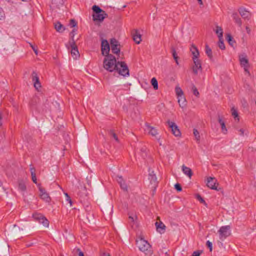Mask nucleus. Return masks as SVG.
Here are the masks:
<instances>
[{
    "label": "nucleus",
    "instance_id": "13",
    "mask_svg": "<svg viewBox=\"0 0 256 256\" xmlns=\"http://www.w3.org/2000/svg\"><path fill=\"white\" fill-rule=\"evenodd\" d=\"M64 4V0H52L50 8L52 10L60 9Z\"/></svg>",
    "mask_w": 256,
    "mask_h": 256
},
{
    "label": "nucleus",
    "instance_id": "63",
    "mask_svg": "<svg viewBox=\"0 0 256 256\" xmlns=\"http://www.w3.org/2000/svg\"><path fill=\"white\" fill-rule=\"evenodd\" d=\"M106 256H110V254H108Z\"/></svg>",
    "mask_w": 256,
    "mask_h": 256
},
{
    "label": "nucleus",
    "instance_id": "42",
    "mask_svg": "<svg viewBox=\"0 0 256 256\" xmlns=\"http://www.w3.org/2000/svg\"><path fill=\"white\" fill-rule=\"evenodd\" d=\"M64 195L66 196V200L69 202L70 206H72V202L70 196L67 193H64Z\"/></svg>",
    "mask_w": 256,
    "mask_h": 256
},
{
    "label": "nucleus",
    "instance_id": "7",
    "mask_svg": "<svg viewBox=\"0 0 256 256\" xmlns=\"http://www.w3.org/2000/svg\"><path fill=\"white\" fill-rule=\"evenodd\" d=\"M22 230L18 226L14 224L13 228H10V232L6 234L10 238H14L20 236L22 234Z\"/></svg>",
    "mask_w": 256,
    "mask_h": 256
},
{
    "label": "nucleus",
    "instance_id": "33",
    "mask_svg": "<svg viewBox=\"0 0 256 256\" xmlns=\"http://www.w3.org/2000/svg\"><path fill=\"white\" fill-rule=\"evenodd\" d=\"M175 91L178 97L184 96V92L182 88L178 86H176L175 88Z\"/></svg>",
    "mask_w": 256,
    "mask_h": 256
},
{
    "label": "nucleus",
    "instance_id": "54",
    "mask_svg": "<svg viewBox=\"0 0 256 256\" xmlns=\"http://www.w3.org/2000/svg\"><path fill=\"white\" fill-rule=\"evenodd\" d=\"M244 130L243 128H240V130H239V132H240V134L241 136H244Z\"/></svg>",
    "mask_w": 256,
    "mask_h": 256
},
{
    "label": "nucleus",
    "instance_id": "22",
    "mask_svg": "<svg viewBox=\"0 0 256 256\" xmlns=\"http://www.w3.org/2000/svg\"><path fill=\"white\" fill-rule=\"evenodd\" d=\"M190 51L192 54V58L199 57L200 53L195 45L192 44L190 48Z\"/></svg>",
    "mask_w": 256,
    "mask_h": 256
},
{
    "label": "nucleus",
    "instance_id": "1",
    "mask_svg": "<svg viewBox=\"0 0 256 256\" xmlns=\"http://www.w3.org/2000/svg\"><path fill=\"white\" fill-rule=\"evenodd\" d=\"M105 70L112 72L116 70L118 74L124 76L130 75L128 68L124 62H116V57L112 54L106 56L103 62Z\"/></svg>",
    "mask_w": 256,
    "mask_h": 256
},
{
    "label": "nucleus",
    "instance_id": "32",
    "mask_svg": "<svg viewBox=\"0 0 256 256\" xmlns=\"http://www.w3.org/2000/svg\"><path fill=\"white\" fill-rule=\"evenodd\" d=\"M151 84L154 90H157L158 89V82L156 78H153L151 80Z\"/></svg>",
    "mask_w": 256,
    "mask_h": 256
},
{
    "label": "nucleus",
    "instance_id": "47",
    "mask_svg": "<svg viewBox=\"0 0 256 256\" xmlns=\"http://www.w3.org/2000/svg\"><path fill=\"white\" fill-rule=\"evenodd\" d=\"M202 250L194 251L193 252L192 256H200V254H202Z\"/></svg>",
    "mask_w": 256,
    "mask_h": 256
},
{
    "label": "nucleus",
    "instance_id": "17",
    "mask_svg": "<svg viewBox=\"0 0 256 256\" xmlns=\"http://www.w3.org/2000/svg\"><path fill=\"white\" fill-rule=\"evenodd\" d=\"M132 36L133 40L134 41V42L137 44H140V42L142 41V36L138 32V30H134L132 32Z\"/></svg>",
    "mask_w": 256,
    "mask_h": 256
},
{
    "label": "nucleus",
    "instance_id": "18",
    "mask_svg": "<svg viewBox=\"0 0 256 256\" xmlns=\"http://www.w3.org/2000/svg\"><path fill=\"white\" fill-rule=\"evenodd\" d=\"M146 126L148 130V134L152 136H156L158 134V130L154 127L150 126L148 124H146Z\"/></svg>",
    "mask_w": 256,
    "mask_h": 256
},
{
    "label": "nucleus",
    "instance_id": "36",
    "mask_svg": "<svg viewBox=\"0 0 256 256\" xmlns=\"http://www.w3.org/2000/svg\"><path fill=\"white\" fill-rule=\"evenodd\" d=\"M193 133L196 141L199 142L200 140V135L198 130L196 128H194L193 130Z\"/></svg>",
    "mask_w": 256,
    "mask_h": 256
},
{
    "label": "nucleus",
    "instance_id": "62",
    "mask_svg": "<svg viewBox=\"0 0 256 256\" xmlns=\"http://www.w3.org/2000/svg\"><path fill=\"white\" fill-rule=\"evenodd\" d=\"M157 140H158V141H160V138H158Z\"/></svg>",
    "mask_w": 256,
    "mask_h": 256
},
{
    "label": "nucleus",
    "instance_id": "59",
    "mask_svg": "<svg viewBox=\"0 0 256 256\" xmlns=\"http://www.w3.org/2000/svg\"><path fill=\"white\" fill-rule=\"evenodd\" d=\"M78 256H84V253L80 251L78 253Z\"/></svg>",
    "mask_w": 256,
    "mask_h": 256
},
{
    "label": "nucleus",
    "instance_id": "57",
    "mask_svg": "<svg viewBox=\"0 0 256 256\" xmlns=\"http://www.w3.org/2000/svg\"><path fill=\"white\" fill-rule=\"evenodd\" d=\"M2 114L1 112H0V127L2 126Z\"/></svg>",
    "mask_w": 256,
    "mask_h": 256
},
{
    "label": "nucleus",
    "instance_id": "10",
    "mask_svg": "<svg viewBox=\"0 0 256 256\" xmlns=\"http://www.w3.org/2000/svg\"><path fill=\"white\" fill-rule=\"evenodd\" d=\"M110 50V44L106 40H102V42H101V50H102V54L103 56H108L110 54H109Z\"/></svg>",
    "mask_w": 256,
    "mask_h": 256
},
{
    "label": "nucleus",
    "instance_id": "5",
    "mask_svg": "<svg viewBox=\"0 0 256 256\" xmlns=\"http://www.w3.org/2000/svg\"><path fill=\"white\" fill-rule=\"evenodd\" d=\"M218 232L220 239L222 240H224L227 237L231 235L230 226H221L218 230Z\"/></svg>",
    "mask_w": 256,
    "mask_h": 256
},
{
    "label": "nucleus",
    "instance_id": "43",
    "mask_svg": "<svg viewBox=\"0 0 256 256\" xmlns=\"http://www.w3.org/2000/svg\"><path fill=\"white\" fill-rule=\"evenodd\" d=\"M70 24L72 27H76L77 26V22L74 19H71L70 20Z\"/></svg>",
    "mask_w": 256,
    "mask_h": 256
},
{
    "label": "nucleus",
    "instance_id": "44",
    "mask_svg": "<svg viewBox=\"0 0 256 256\" xmlns=\"http://www.w3.org/2000/svg\"><path fill=\"white\" fill-rule=\"evenodd\" d=\"M174 188L178 192H181L182 190V188L180 184H178V183L174 185Z\"/></svg>",
    "mask_w": 256,
    "mask_h": 256
},
{
    "label": "nucleus",
    "instance_id": "27",
    "mask_svg": "<svg viewBox=\"0 0 256 256\" xmlns=\"http://www.w3.org/2000/svg\"><path fill=\"white\" fill-rule=\"evenodd\" d=\"M232 18L234 20L235 22L238 25V26H241L242 24V22L240 18L239 17L238 14L236 13L233 14Z\"/></svg>",
    "mask_w": 256,
    "mask_h": 256
},
{
    "label": "nucleus",
    "instance_id": "34",
    "mask_svg": "<svg viewBox=\"0 0 256 256\" xmlns=\"http://www.w3.org/2000/svg\"><path fill=\"white\" fill-rule=\"evenodd\" d=\"M206 52L209 58L212 59V50L211 48L208 46V45L206 46Z\"/></svg>",
    "mask_w": 256,
    "mask_h": 256
},
{
    "label": "nucleus",
    "instance_id": "26",
    "mask_svg": "<svg viewBox=\"0 0 256 256\" xmlns=\"http://www.w3.org/2000/svg\"><path fill=\"white\" fill-rule=\"evenodd\" d=\"M218 121L221 126L222 132L224 134H226L227 129L226 127L225 123L220 116H218Z\"/></svg>",
    "mask_w": 256,
    "mask_h": 256
},
{
    "label": "nucleus",
    "instance_id": "35",
    "mask_svg": "<svg viewBox=\"0 0 256 256\" xmlns=\"http://www.w3.org/2000/svg\"><path fill=\"white\" fill-rule=\"evenodd\" d=\"M192 90L194 96H196L197 98L199 97L200 93H199L197 88L194 84L192 85Z\"/></svg>",
    "mask_w": 256,
    "mask_h": 256
},
{
    "label": "nucleus",
    "instance_id": "8",
    "mask_svg": "<svg viewBox=\"0 0 256 256\" xmlns=\"http://www.w3.org/2000/svg\"><path fill=\"white\" fill-rule=\"evenodd\" d=\"M38 190H40V198L46 202H50L51 201V198L50 196L46 192L44 188H42L40 184L38 185Z\"/></svg>",
    "mask_w": 256,
    "mask_h": 256
},
{
    "label": "nucleus",
    "instance_id": "52",
    "mask_svg": "<svg viewBox=\"0 0 256 256\" xmlns=\"http://www.w3.org/2000/svg\"><path fill=\"white\" fill-rule=\"evenodd\" d=\"M38 100V98L36 97H34L32 98V102H30V104L32 106L34 105V104L33 103V102H36V100Z\"/></svg>",
    "mask_w": 256,
    "mask_h": 256
},
{
    "label": "nucleus",
    "instance_id": "37",
    "mask_svg": "<svg viewBox=\"0 0 256 256\" xmlns=\"http://www.w3.org/2000/svg\"><path fill=\"white\" fill-rule=\"evenodd\" d=\"M77 30L76 28H74L72 31L70 32V40L69 42H75L74 40V36L76 34Z\"/></svg>",
    "mask_w": 256,
    "mask_h": 256
},
{
    "label": "nucleus",
    "instance_id": "28",
    "mask_svg": "<svg viewBox=\"0 0 256 256\" xmlns=\"http://www.w3.org/2000/svg\"><path fill=\"white\" fill-rule=\"evenodd\" d=\"M240 64L243 66H248V60L246 56H240Z\"/></svg>",
    "mask_w": 256,
    "mask_h": 256
},
{
    "label": "nucleus",
    "instance_id": "50",
    "mask_svg": "<svg viewBox=\"0 0 256 256\" xmlns=\"http://www.w3.org/2000/svg\"><path fill=\"white\" fill-rule=\"evenodd\" d=\"M206 246L210 248V252H212V243L208 240L206 242Z\"/></svg>",
    "mask_w": 256,
    "mask_h": 256
},
{
    "label": "nucleus",
    "instance_id": "56",
    "mask_svg": "<svg viewBox=\"0 0 256 256\" xmlns=\"http://www.w3.org/2000/svg\"><path fill=\"white\" fill-rule=\"evenodd\" d=\"M246 30L248 34H250V28L248 27V26H246Z\"/></svg>",
    "mask_w": 256,
    "mask_h": 256
},
{
    "label": "nucleus",
    "instance_id": "9",
    "mask_svg": "<svg viewBox=\"0 0 256 256\" xmlns=\"http://www.w3.org/2000/svg\"><path fill=\"white\" fill-rule=\"evenodd\" d=\"M168 126L171 128L172 134L176 136H181V132L178 128V126L173 122L168 120L166 122Z\"/></svg>",
    "mask_w": 256,
    "mask_h": 256
},
{
    "label": "nucleus",
    "instance_id": "46",
    "mask_svg": "<svg viewBox=\"0 0 256 256\" xmlns=\"http://www.w3.org/2000/svg\"><path fill=\"white\" fill-rule=\"evenodd\" d=\"M32 176V182L36 184H37V179H36V174H31Z\"/></svg>",
    "mask_w": 256,
    "mask_h": 256
},
{
    "label": "nucleus",
    "instance_id": "11",
    "mask_svg": "<svg viewBox=\"0 0 256 256\" xmlns=\"http://www.w3.org/2000/svg\"><path fill=\"white\" fill-rule=\"evenodd\" d=\"M192 58L194 63V66L192 67V71L194 74L197 75L198 70H202L201 61L198 58V57Z\"/></svg>",
    "mask_w": 256,
    "mask_h": 256
},
{
    "label": "nucleus",
    "instance_id": "31",
    "mask_svg": "<svg viewBox=\"0 0 256 256\" xmlns=\"http://www.w3.org/2000/svg\"><path fill=\"white\" fill-rule=\"evenodd\" d=\"M18 188L21 191L24 192L26 190V188L25 183L22 180L18 182Z\"/></svg>",
    "mask_w": 256,
    "mask_h": 256
},
{
    "label": "nucleus",
    "instance_id": "51",
    "mask_svg": "<svg viewBox=\"0 0 256 256\" xmlns=\"http://www.w3.org/2000/svg\"><path fill=\"white\" fill-rule=\"evenodd\" d=\"M141 152H142V156L144 158L146 156V150L145 148H142L141 150Z\"/></svg>",
    "mask_w": 256,
    "mask_h": 256
},
{
    "label": "nucleus",
    "instance_id": "60",
    "mask_svg": "<svg viewBox=\"0 0 256 256\" xmlns=\"http://www.w3.org/2000/svg\"><path fill=\"white\" fill-rule=\"evenodd\" d=\"M178 58H176V59H174L175 60L176 62V63L177 64H178Z\"/></svg>",
    "mask_w": 256,
    "mask_h": 256
},
{
    "label": "nucleus",
    "instance_id": "30",
    "mask_svg": "<svg viewBox=\"0 0 256 256\" xmlns=\"http://www.w3.org/2000/svg\"><path fill=\"white\" fill-rule=\"evenodd\" d=\"M226 38L229 44L232 46H233L236 42L230 34H227L226 36Z\"/></svg>",
    "mask_w": 256,
    "mask_h": 256
},
{
    "label": "nucleus",
    "instance_id": "16",
    "mask_svg": "<svg viewBox=\"0 0 256 256\" xmlns=\"http://www.w3.org/2000/svg\"><path fill=\"white\" fill-rule=\"evenodd\" d=\"M148 179L150 180V182L151 183V184H153V187L154 188V191H155L156 187L157 186L158 182L156 176L154 174V171H152L151 172H150Z\"/></svg>",
    "mask_w": 256,
    "mask_h": 256
},
{
    "label": "nucleus",
    "instance_id": "45",
    "mask_svg": "<svg viewBox=\"0 0 256 256\" xmlns=\"http://www.w3.org/2000/svg\"><path fill=\"white\" fill-rule=\"evenodd\" d=\"M30 47L32 48V49L34 51V52L37 55L38 54V48L36 47H35L34 46H33L30 43Z\"/></svg>",
    "mask_w": 256,
    "mask_h": 256
},
{
    "label": "nucleus",
    "instance_id": "55",
    "mask_svg": "<svg viewBox=\"0 0 256 256\" xmlns=\"http://www.w3.org/2000/svg\"><path fill=\"white\" fill-rule=\"evenodd\" d=\"M136 218V216H129V218L130 219L132 222H134V218Z\"/></svg>",
    "mask_w": 256,
    "mask_h": 256
},
{
    "label": "nucleus",
    "instance_id": "23",
    "mask_svg": "<svg viewBox=\"0 0 256 256\" xmlns=\"http://www.w3.org/2000/svg\"><path fill=\"white\" fill-rule=\"evenodd\" d=\"M215 32L218 35V38L219 40H220L221 39H222L223 37V30L222 27L220 26H216V29L214 30Z\"/></svg>",
    "mask_w": 256,
    "mask_h": 256
},
{
    "label": "nucleus",
    "instance_id": "38",
    "mask_svg": "<svg viewBox=\"0 0 256 256\" xmlns=\"http://www.w3.org/2000/svg\"><path fill=\"white\" fill-rule=\"evenodd\" d=\"M232 114L235 119L237 118L239 120L238 112L234 108H232Z\"/></svg>",
    "mask_w": 256,
    "mask_h": 256
},
{
    "label": "nucleus",
    "instance_id": "41",
    "mask_svg": "<svg viewBox=\"0 0 256 256\" xmlns=\"http://www.w3.org/2000/svg\"><path fill=\"white\" fill-rule=\"evenodd\" d=\"M218 46L221 50L225 49V46L224 43L223 38L221 39L220 40H219Z\"/></svg>",
    "mask_w": 256,
    "mask_h": 256
},
{
    "label": "nucleus",
    "instance_id": "40",
    "mask_svg": "<svg viewBox=\"0 0 256 256\" xmlns=\"http://www.w3.org/2000/svg\"><path fill=\"white\" fill-rule=\"evenodd\" d=\"M196 198L201 202L204 204L206 206V202L203 198L200 196V194H196Z\"/></svg>",
    "mask_w": 256,
    "mask_h": 256
},
{
    "label": "nucleus",
    "instance_id": "58",
    "mask_svg": "<svg viewBox=\"0 0 256 256\" xmlns=\"http://www.w3.org/2000/svg\"><path fill=\"white\" fill-rule=\"evenodd\" d=\"M197 0L198 1V2L200 4V6L203 5V2H202V0Z\"/></svg>",
    "mask_w": 256,
    "mask_h": 256
},
{
    "label": "nucleus",
    "instance_id": "53",
    "mask_svg": "<svg viewBox=\"0 0 256 256\" xmlns=\"http://www.w3.org/2000/svg\"><path fill=\"white\" fill-rule=\"evenodd\" d=\"M244 70L245 72H247L248 73V74L249 75H250V72L249 70H248V65L246 66H244Z\"/></svg>",
    "mask_w": 256,
    "mask_h": 256
},
{
    "label": "nucleus",
    "instance_id": "29",
    "mask_svg": "<svg viewBox=\"0 0 256 256\" xmlns=\"http://www.w3.org/2000/svg\"><path fill=\"white\" fill-rule=\"evenodd\" d=\"M120 180H118V182L120 184V187L122 189H123L124 190L127 191L128 190V186L125 183L124 181L122 180V177L119 178Z\"/></svg>",
    "mask_w": 256,
    "mask_h": 256
},
{
    "label": "nucleus",
    "instance_id": "6",
    "mask_svg": "<svg viewBox=\"0 0 256 256\" xmlns=\"http://www.w3.org/2000/svg\"><path fill=\"white\" fill-rule=\"evenodd\" d=\"M112 52L113 54L119 56L120 46L118 42L115 38H112L110 40Z\"/></svg>",
    "mask_w": 256,
    "mask_h": 256
},
{
    "label": "nucleus",
    "instance_id": "48",
    "mask_svg": "<svg viewBox=\"0 0 256 256\" xmlns=\"http://www.w3.org/2000/svg\"><path fill=\"white\" fill-rule=\"evenodd\" d=\"M172 56H173L174 59H176V58H178L174 48H172Z\"/></svg>",
    "mask_w": 256,
    "mask_h": 256
},
{
    "label": "nucleus",
    "instance_id": "14",
    "mask_svg": "<svg viewBox=\"0 0 256 256\" xmlns=\"http://www.w3.org/2000/svg\"><path fill=\"white\" fill-rule=\"evenodd\" d=\"M218 184L216 183V180L214 178L208 177L207 178L206 186L212 190H217V186Z\"/></svg>",
    "mask_w": 256,
    "mask_h": 256
},
{
    "label": "nucleus",
    "instance_id": "4",
    "mask_svg": "<svg viewBox=\"0 0 256 256\" xmlns=\"http://www.w3.org/2000/svg\"><path fill=\"white\" fill-rule=\"evenodd\" d=\"M34 220L42 224V228H47L49 226V221L42 214L34 213L32 214Z\"/></svg>",
    "mask_w": 256,
    "mask_h": 256
},
{
    "label": "nucleus",
    "instance_id": "15",
    "mask_svg": "<svg viewBox=\"0 0 256 256\" xmlns=\"http://www.w3.org/2000/svg\"><path fill=\"white\" fill-rule=\"evenodd\" d=\"M69 44L72 48L71 54L74 58L76 59L80 56V54L76 42H69Z\"/></svg>",
    "mask_w": 256,
    "mask_h": 256
},
{
    "label": "nucleus",
    "instance_id": "21",
    "mask_svg": "<svg viewBox=\"0 0 256 256\" xmlns=\"http://www.w3.org/2000/svg\"><path fill=\"white\" fill-rule=\"evenodd\" d=\"M54 28L59 32H62L64 30L65 28L64 26L59 22H57L54 24Z\"/></svg>",
    "mask_w": 256,
    "mask_h": 256
},
{
    "label": "nucleus",
    "instance_id": "39",
    "mask_svg": "<svg viewBox=\"0 0 256 256\" xmlns=\"http://www.w3.org/2000/svg\"><path fill=\"white\" fill-rule=\"evenodd\" d=\"M109 133L117 142H119L118 137L113 130H110Z\"/></svg>",
    "mask_w": 256,
    "mask_h": 256
},
{
    "label": "nucleus",
    "instance_id": "3",
    "mask_svg": "<svg viewBox=\"0 0 256 256\" xmlns=\"http://www.w3.org/2000/svg\"><path fill=\"white\" fill-rule=\"evenodd\" d=\"M92 10L94 12L92 18L94 21L102 22L108 16L107 14L96 5L93 6Z\"/></svg>",
    "mask_w": 256,
    "mask_h": 256
},
{
    "label": "nucleus",
    "instance_id": "12",
    "mask_svg": "<svg viewBox=\"0 0 256 256\" xmlns=\"http://www.w3.org/2000/svg\"><path fill=\"white\" fill-rule=\"evenodd\" d=\"M31 76L32 81L34 82V88L37 90L39 91V90L41 88L42 86L37 73L35 71L32 72L31 74Z\"/></svg>",
    "mask_w": 256,
    "mask_h": 256
},
{
    "label": "nucleus",
    "instance_id": "25",
    "mask_svg": "<svg viewBox=\"0 0 256 256\" xmlns=\"http://www.w3.org/2000/svg\"><path fill=\"white\" fill-rule=\"evenodd\" d=\"M155 224L156 228V230L158 231L159 232H161V230H162L163 232H164L166 226L162 222H156Z\"/></svg>",
    "mask_w": 256,
    "mask_h": 256
},
{
    "label": "nucleus",
    "instance_id": "61",
    "mask_svg": "<svg viewBox=\"0 0 256 256\" xmlns=\"http://www.w3.org/2000/svg\"><path fill=\"white\" fill-rule=\"evenodd\" d=\"M178 58H176V59H174L175 60L176 62V63L177 64H178Z\"/></svg>",
    "mask_w": 256,
    "mask_h": 256
},
{
    "label": "nucleus",
    "instance_id": "64",
    "mask_svg": "<svg viewBox=\"0 0 256 256\" xmlns=\"http://www.w3.org/2000/svg\"><path fill=\"white\" fill-rule=\"evenodd\" d=\"M60 256H63L62 254H61Z\"/></svg>",
    "mask_w": 256,
    "mask_h": 256
},
{
    "label": "nucleus",
    "instance_id": "24",
    "mask_svg": "<svg viewBox=\"0 0 256 256\" xmlns=\"http://www.w3.org/2000/svg\"><path fill=\"white\" fill-rule=\"evenodd\" d=\"M178 102L180 107L182 108H184L186 106V100L184 98V96H178Z\"/></svg>",
    "mask_w": 256,
    "mask_h": 256
},
{
    "label": "nucleus",
    "instance_id": "2",
    "mask_svg": "<svg viewBox=\"0 0 256 256\" xmlns=\"http://www.w3.org/2000/svg\"><path fill=\"white\" fill-rule=\"evenodd\" d=\"M136 244L139 250L144 252L146 255L150 256L152 254V250L150 244L144 238H140L136 240Z\"/></svg>",
    "mask_w": 256,
    "mask_h": 256
},
{
    "label": "nucleus",
    "instance_id": "20",
    "mask_svg": "<svg viewBox=\"0 0 256 256\" xmlns=\"http://www.w3.org/2000/svg\"><path fill=\"white\" fill-rule=\"evenodd\" d=\"M182 170L183 172L186 175L190 178L192 176V170L184 165L182 166Z\"/></svg>",
    "mask_w": 256,
    "mask_h": 256
},
{
    "label": "nucleus",
    "instance_id": "49",
    "mask_svg": "<svg viewBox=\"0 0 256 256\" xmlns=\"http://www.w3.org/2000/svg\"><path fill=\"white\" fill-rule=\"evenodd\" d=\"M30 172L31 174H36V169L32 165L30 166Z\"/></svg>",
    "mask_w": 256,
    "mask_h": 256
},
{
    "label": "nucleus",
    "instance_id": "19",
    "mask_svg": "<svg viewBox=\"0 0 256 256\" xmlns=\"http://www.w3.org/2000/svg\"><path fill=\"white\" fill-rule=\"evenodd\" d=\"M238 12L242 17L244 18H248V19L250 17V14L249 12L247 11L246 9L243 8H240L238 10Z\"/></svg>",
    "mask_w": 256,
    "mask_h": 256
}]
</instances>
